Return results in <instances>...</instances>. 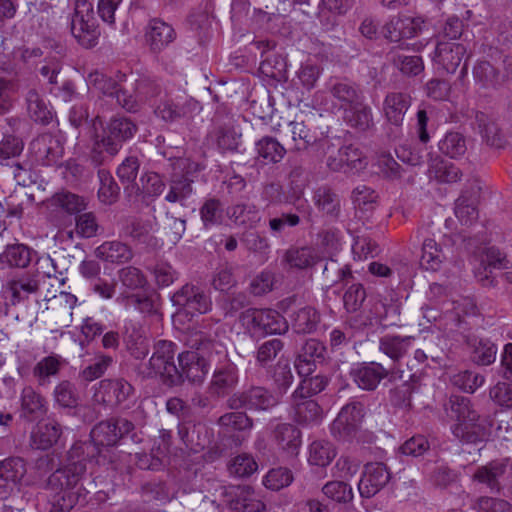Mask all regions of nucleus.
<instances>
[{"mask_svg":"<svg viewBox=\"0 0 512 512\" xmlns=\"http://www.w3.org/2000/svg\"><path fill=\"white\" fill-rule=\"evenodd\" d=\"M285 261L290 267L305 269L315 264L316 256L310 247L291 248L285 253Z\"/></svg>","mask_w":512,"mask_h":512,"instance_id":"69168bd1","label":"nucleus"},{"mask_svg":"<svg viewBox=\"0 0 512 512\" xmlns=\"http://www.w3.org/2000/svg\"><path fill=\"white\" fill-rule=\"evenodd\" d=\"M284 342L279 338H272L261 343L255 353L256 362L261 367H266L283 350Z\"/></svg>","mask_w":512,"mask_h":512,"instance_id":"0e129e2a","label":"nucleus"},{"mask_svg":"<svg viewBox=\"0 0 512 512\" xmlns=\"http://www.w3.org/2000/svg\"><path fill=\"white\" fill-rule=\"evenodd\" d=\"M429 175L439 182L455 183L462 177V171L452 163L444 161L440 156L429 160Z\"/></svg>","mask_w":512,"mask_h":512,"instance_id":"a19ab883","label":"nucleus"},{"mask_svg":"<svg viewBox=\"0 0 512 512\" xmlns=\"http://www.w3.org/2000/svg\"><path fill=\"white\" fill-rule=\"evenodd\" d=\"M344 122L351 128L365 132L374 127L372 109L364 100L354 104L342 113Z\"/></svg>","mask_w":512,"mask_h":512,"instance_id":"c756f323","label":"nucleus"},{"mask_svg":"<svg viewBox=\"0 0 512 512\" xmlns=\"http://www.w3.org/2000/svg\"><path fill=\"white\" fill-rule=\"evenodd\" d=\"M438 149L444 156L458 160L464 157L468 150V139L458 131H448L438 142Z\"/></svg>","mask_w":512,"mask_h":512,"instance_id":"c9c22d12","label":"nucleus"},{"mask_svg":"<svg viewBox=\"0 0 512 512\" xmlns=\"http://www.w3.org/2000/svg\"><path fill=\"white\" fill-rule=\"evenodd\" d=\"M77 297L68 292H60L58 295L47 299V317L60 327H69L72 323L73 309L76 306Z\"/></svg>","mask_w":512,"mask_h":512,"instance_id":"a211bd4d","label":"nucleus"},{"mask_svg":"<svg viewBox=\"0 0 512 512\" xmlns=\"http://www.w3.org/2000/svg\"><path fill=\"white\" fill-rule=\"evenodd\" d=\"M26 474V465L19 457H9L0 461V480L6 484H18Z\"/></svg>","mask_w":512,"mask_h":512,"instance_id":"603ef678","label":"nucleus"},{"mask_svg":"<svg viewBox=\"0 0 512 512\" xmlns=\"http://www.w3.org/2000/svg\"><path fill=\"white\" fill-rule=\"evenodd\" d=\"M473 78L482 89H495L500 84V72L488 61H478L473 68Z\"/></svg>","mask_w":512,"mask_h":512,"instance_id":"49530a36","label":"nucleus"},{"mask_svg":"<svg viewBox=\"0 0 512 512\" xmlns=\"http://www.w3.org/2000/svg\"><path fill=\"white\" fill-rule=\"evenodd\" d=\"M322 115L317 113H301L290 122L292 138L295 142V149L305 150L309 146L319 145L329 150L332 146L328 139V128L322 127Z\"/></svg>","mask_w":512,"mask_h":512,"instance_id":"7ed1b4c3","label":"nucleus"},{"mask_svg":"<svg viewBox=\"0 0 512 512\" xmlns=\"http://www.w3.org/2000/svg\"><path fill=\"white\" fill-rule=\"evenodd\" d=\"M47 401L33 387L23 388L20 396V415L28 421H35L47 413Z\"/></svg>","mask_w":512,"mask_h":512,"instance_id":"bb28decb","label":"nucleus"},{"mask_svg":"<svg viewBox=\"0 0 512 512\" xmlns=\"http://www.w3.org/2000/svg\"><path fill=\"white\" fill-rule=\"evenodd\" d=\"M112 363L113 357L106 354H97L93 362L80 371L79 376L85 382L94 381L102 377Z\"/></svg>","mask_w":512,"mask_h":512,"instance_id":"052dcab7","label":"nucleus"},{"mask_svg":"<svg viewBox=\"0 0 512 512\" xmlns=\"http://www.w3.org/2000/svg\"><path fill=\"white\" fill-rule=\"evenodd\" d=\"M238 382V369L236 365L225 358V361L217 366L209 384L211 394L223 397L232 390Z\"/></svg>","mask_w":512,"mask_h":512,"instance_id":"b1692460","label":"nucleus"},{"mask_svg":"<svg viewBox=\"0 0 512 512\" xmlns=\"http://www.w3.org/2000/svg\"><path fill=\"white\" fill-rule=\"evenodd\" d=\"M328 384V378L323 375H314L307 378H303L293 392L292 398L294 399H305L310 398L320 392H322Z\"/></svg>","mask_w":512,"mask_h":512,"instance_id":"13d9d810","label":"nucleus"},{"mask_svg":"<svg viewBox=\"0 0 512 512\" xmlns=\"http://www.w3.org/2000/svg\"><path fill=\"white\" fill-rule=\"evenodd\" d=\"M315 207L331 219L338 218L341 210V201L338 194L328 186L318 187L312 197Z\"/></svg>","mask_w":512,"mask_h":512,"instance_id":"72a5a7b5","label":"nucleus"},{"mask_svg":"<svg viewBox=\"0 0 512 512\" xmlns=\"http://www.w3.org/2000/svg\"><path fill=\"white\" fill-rule=\"evenodd\" d=\"M507 467V459L492 460L476 469L473 480L486 485L491 491L499 492L502 488L501 482L504 479Z\"/></svg>","mask_w":512,"mask_h":512,"instance_id":"a878e982","label":"nucleus"},{"mask_svg":"<svg viewBox=\"0 0 512 512\" xmlns=\"http://www.w3.org/2000/svg\"><path fill=\"white\" fill-rule=\"evenodd\" d=\"M447 256L440 244L432 238H426L422 244L420 266L427 271H439Z\"/></svg>","mask_w":512,"mask_h":512,"instance_id":"4c0bfd02","label":"nucleus"},{"mask_svg":"<svg viewBox=\"0 0 512 512\" xmlns=\"http://www.w3.org/2000/svg\"><path fill=\"white\" fill-rule=\"evenodd\" d=\"M40 291L39 276L23 273L8 279L2 286V295L6 306H17L38 295Z\"/></svg>","mask_w":512,"mask_h":512,"instance_id":"9b49d317","label":"nucleus"},{"mask_svg":"<svg viewBox=\"0 0 512 512\" xmlns=\"http://www.w3.org/2000/svg\"><path fill=\"white\" fill-rule=\"evenodd\" d=\"M189 351L178 355L180 366L181 383L185 377L193 384H201L209 371V363L206 359L213 351L221 353L222 348L215 338L206 332L196 331L188 338Z\"/></svg>","mask_w":512,"mask_h":512,"instance_id":"f03ea898","label":"nucleus"},{"mask_svg":"<svg viewBox=\"0 0 512 512\" xmlns=\"http://www.w3.org/2000/svg\"><path fill=\"white\" fill-rule=\"evenodd\" d=\"M136 131V124L126 117H115L111 119L107 127V132L121 143L132 138Z\"/></svg>","mask_w":512,"mask_h":512,"instance_id":"338daca9","label":"nucleus"},{"mask_svg":"<svg viewBox=\"0 0 512 512\" xmlns=\"http://www.w3.org/2000/svg\"><path fill=\"white\" fill-rule=\"evenodd\" d=\"M97 457V449L89 442H75L66 453L65 462L47 479L45 488L53 493L50 512H70L78 503L87 463Z\"/></svg>","mask_w":512,"mask_h":512,"instance_id":"f257e3e1","label":"nucleus"},{"mask_svg":"<svg viewBox=\"0 0 512 512\" xmlns=\"http://www.w3.org/2000/svg\"><path fill=\"white\" fill-rule=\"evenodd\" d=\"M295 419L300 424L318 423L322 418V409L319 404L312 399H294L292 398Z\"/></svg>","mask_w":512,"mask_h":512,"instance_id":"a18cd8bd","label":"nucleus"},{"mask_svg":"<svg viewBox=\"0 0 512 512\" xmlns=\"http://www.w3.org/2000/svg\"><path fill=\"white\" fill-rule=\"evenodd\" d=\"M410 105L411 97L408 94L388 93L383 102V111L387 121L394 126H401Z\"/></svg>","mask_w":512,"mask_h":512,"instance_id":"cd10ccee","label":"nucleus"},{"mask_svg":"<svg viewBox=\"0 0 512 512\" xmlns=\"http://www.w3.org/2000/svg\"><path fill=\"white\" fill-rule=\"evenodd\" d=\"M94 254L96 258L109 263L123 264L133 258L132 249L120 241H105L99 245Z\"/></svg>","mask_w":512,"mask_h":512,"instance_id":"2f4dec72","label":"nucleus"},{"mask_svg":"<svg viewBox=\"0 0 512 512\" xmlns=\"http://www.w3.org/2000/svg\"><path fill=\"white\" fill-rule=\"evenodd\" d=\"M174 305L186 308L190 311L205 314L211 309V300L205 292L191 284H185L172 296Z\"/></svg>","mask_w":512,"mask_h":512,"instance_id":"aec40b11","label":"nucleus"},{"mask_svg":"<svg viewBox=\"0 0 512 512\" xmlns=\"http://www.w3.org/2000/svg\"><path fill=\"white\" fill-rule=\"evenodd\" d=\"M62 366L61 357L58 355H49L42 358L33 368V376L37 379L39 385L49 383V378L56 376Z\"/></svg>","mask_w":512,"mask_h":512,"instance_id":"5fc2aeb1","label":"nucleus"},{"mask_svg":"<svg viewBox=\"0 0 512 512\" xmlns=\"http://www.w3.org/2000/svg\"><path fill=\"white\" fill-rule=\"evenodd\" d=\"M419 388L418 379L411 375L408 381H404L390 391V402L400 409L411 408L412 394Z\"/></svg>","mask_w":512,"mask_h":512,"instance_id":"09e8293b","label":"nucleus"},{"mask_svg":"<svg viewBox=\"0 0 512 512\" xmlns=\"http://www.w3.org/2000/svg\"><path fill=\"white\" fill-rule=\"evenodd\" d=\"M71 33L79 45L90 49L98 44L100 30L94 14L93 4L88 0H77L71 19Z\"/></svg>","mask_w":512,"mask_h":512,"instance_id":"20e7f679","label":"nucleus"},{"mask_svg":"<svg viewBox=\"0 0 512 512\" xmlns=\"http://www.w3.org/2000/svg\"><path fill=\"white\" fill-rule=\"evenodd\" d=\"M323 494L337 503H349L353 500L352 487L344 481H329L322 487Z\"/></svg>","mask_w":512,"mask_h":512,"instance_id":"e2e57ef3","label":"nucleus"},{"mask_svg":"<svg viewBox=\"0 0 512 512\" xmlns=\"http://www.w3.org/2000/svg\"><path fill=\"white\" fill-rule=\"evenodd\" d=\"M365 415L364 405L361 402H350L338 413L331 425L332 434L346 440L356 434Z\"/></svg>","mask_w":512,"mask_h":512,"instance_id":"ddd939ff","label":"nucleus"},{"mask_svg":"<svg viewBox=\"0 0 512 512\" xmlns=\"http://www.w3.org/2000/svg\"><path fill=\"white\" fill-rule=\"evenodd\" d=\"M31 261V249L24 244H11L0 254V262L9 267L25 268Z\"/></svg>","mask_w":512,"mask_h":512,"instance_id":"de8ad7c7","label":"nucleus"},{"mask_svg":"<svg viewBox=\"0 0 512 512\" xmlns=\"http://www.w3.org/2000/svg\"><path fill=\"white\" fill-rule=\"evenodd\" d=\"M298 213H282L279 217L269 220V228L273 233H282L285 227H296L301 223L299 214H307L310 220L311 208L306 203H300L296 206Z\"/></svg>","mask_w":512,"mask_h":512,"instance_id":"864d4df0","label":"nucleus"},{"mask_svg":"<svg viewBox=\"0 0 512 512\" xmlns=\"http://www.w3.org/2000/svg\"><path fill=\"white\" fill-rule=\"evenodd\" d=\"M30 151L39 164L51 166L61 161L64 154V146L58 136L51 133H43L32 140Z\"/></svg>","mask_w":512,"mask_h":512,"instance_id":"2eb2a0df","label":"nucleus"},{"mask_svg":"<svg viewBox=\"0 0 512 512\" xmlns=\"http://www.w3.org/2000/svg\"><path fill=\"white\" fill-rule=\"evenodd\" d=\"M224 206L219 199L209 198L200 208V216L205 228L218 225L223 219Z\"/></svg>","mask_w":512,"mask_h":512,"instance_id":"bf43d9fd","label":"nucleus"},{"mask_svg":"<svg viewBox=\"0 0 512 512\" xmlns=\"http://www.w3.org/2000/svg\"><path fill=\"white\" fill-rule=\"evenodd\" d=\"M145 41L150 51L160 53L177 38L173 26L160 18H153L145 28Z\"/></svg>","mask_w":512,"mask_h":512,"instance_id":"f3484780","label":"nucleus"},{"mask_svg":"<svg viewBox=\"0 0 512 512\" xmlns=\"http://www.w3.org/2000/svg\"><path fill=\"white\" fill-rule=\"evenodd\" d=\"M90 89L104 96L115 98L117 103L129 112L138 110V101L132 94L123 89L120 83L99 70L91 71L86 77Z\"/></svg>","mask_w":512,"mask_h":512,"instance_id":"9d476101","label":"nucleus"},{"mask_svg":"<svg viewBox=\"0 0 512 512\" xmlns=\"http://www.w3.org/2000/svg\"><path fill=\"white\" fill-rule=\"evenodd\" d=\"M273 440L287 454L297 455L301 445V432L293 424H277L273 429Z\"/></svg>","mask_w":512,"mask_h":512,"instance_id":"7c9ffc66","label":"nucleus"},{"mask_svg":"<svg viewBox=\"0 0 512 512\" xmlns=\"http://www.w3.org/2000/svg\"><path fill=\"white\" fill-rule=\"evenodd\" d=\"M239 321L251 333L282 334L289 328L286 319L272 309L249 308L240 314Z\"/></svg>","mask_w":512,"mask_h":512,"instance_id":"423d86ee","label":"nucleus"},{"mask_svg":"<svg viewBox=\"0 0 512 512\" xmlns=\"http://www.w3.org/2000/svg\"><path fill=\"white\" fill-rule=\"evenodd\" d=\"M25 103L27 116L34 123L47 126L55 118L53 107L36 89L31 88L27 91Z\"/></svg>","mask_w":512,"mask_h":512,"instance_id":"5701e85b","label":"nucleus"},{"mask_svg":"<svg viewBox=\"0 0 512 512\" xmlns=\"http://www.w3.org/2000/svg\"><path fill=\"white\" fill-rule=\"evenodd\" d=\"M259 71L265 77L280 81L285 78L286 62L278 54H269L260 62Z\"/></svg>","mask_w":512,"mask_h":512,"instance_id":"680f3d73","label":"nucleus"},{"mask_svg":"<svg viewBox=\"0 0 512 512\" xmlns=\"http://www.w3.org/2000/svg\"><path fill=\"white\" fill-rule=\"evenodd\" d=\"M257 159L263 164H276L282 161L286 154L284 146L275 138L264 136L255 144Z\"/></svg>","mask_w":512,"mask_h":512,"instance_id":"58836bf2","label":"nucleus"},{"mask_svg":"<svg viewBox=\"0 0 512 512\" xmlns=\"http://www.w3.org/2000/svg\"><path fill=\"white\" fill-rule=\"evenodd\" d=\"M62 434V428L59 423L50 421L45 424H39L32 432L31 440L37 449L46 450L57 443Z\"/></svg>","mask_w":512,"mask_h":512,"instance_id":"ea45409f","label":"nucleus"},{"mask_svg":"<svg viewBox=\"0 0 512 512\" xmlns=\"http://www.w3.org/2000/svg\"><path fill=\"white\" fill-rule=\"evenodd\" d=\"M57 404L64 408H73L78 404V394L75 386L67 380L58 383L53 392Z\"/></svg>","mask_w":512,"mask_h":512,"instance_id":"774afa93","label":"nucleus"},{"mask_svg":"<svg viewBox=\"0 0 512 512\" xmlns=\"http://www.w3.org/2000/svg\"><path fill=\"white\" fill-rule=\"evenodd\" d=\"M193 180L186 175H175L169 181V191L165 200L169 203H180L186 205V200L193 193Z\"/></svg>","mask_w":512,"mask_h":512,"instance_id":"37998d69","label":"nucleus"},{"mask_svg":"<svg viewBox=\"0 0 512 512\" xmlns=\"http://www.w3.org/2000/svg\"><path fill=\"white\" fill-rule=\"evenodd\" d=\"M475 125L487 145L500 149L506 144V140L498 125L485 113H475Z\"/></svg>","mask_w":512,"mask_h":512,"instance_id":"f704fd0d","label":"nucleus"},{"mask_svg":"<svg viewBox=\"0 0 512 512\" xmlns=\"http://www.w3.org/2000/svg\"><path fill=\"white\" fill-rule=\"evenodd\" d=\"M335 456V447L327 440H315L309 446L308 461L311 465L326 467Z\"/></svg>","mask_w":512,"mask_h":512,"instance_id":"8fccbe9b","label":"nucleus"},{"mask_svg":"<svg viewBox=\"0 0 512 512\" xmlns=\"http://www.w3.org/2000/svg\"><path fill=\"white\" fill-rule=\"evenodd\" d=\"M466 344L470 351L472 362L480 366H488L495 362L497 346L486 338L467 336Z\"/></svg>","mask_w":512,"mask_h":512,"instance_id":"c85d7f7f","label":"nucleus"},{"mask_svg":"<svg viewBox=\"0 0 512 512\" xmlns=\"http://www.w3.org/2000/svg\"><path fill=\"white\" fill-rule=\"evenodd\" d=\"M98 178L100 181L98 190L99 200L104 204H113L119 197L120 188L118 184L111 173L104 168L98 170Z\"/></svg>","mask_w":512,"mask_h":512,"instance_id":"6e6d98bb","label":"nucleus"},{"mask_svg":"<svg viewBox=\"0 0 512 512\" xmlns=\"http://www.w3.org/2000/svg\"><path fill=\"white\" fill-rule=\"evenodd\" d=\"M408 48L403 45H397L390 48L387 52V60L403 75L417 76L424 70L422 57L407 53Z\"/></svg>","mask_w":512,"mask_h":512,"instance_id":"393cba45","label":"nucleus"},{"mask_svg":"<svg viewBox=\"0 0 512 512\" xmlns=\"http://www.w3.org/2000/svg\"><path fill=\"white\" fill-rule=\"evenodd\" d=\"M132 385L122 379H103L94 392L93 401L104 406H117L124 403L133 393Z\"/></svg>","mask_w":512,"mask_h":512,"instance_id":"4468645a","label":"nucleus"},{"mask_svg":"<svg viewBox=\"0 0 512 512\" xmlns=\"http://www.w3.org/2000/svg\"><path fill=\"white\" fill-rule=\"evenodd\" d=\"M413 336L387 334L380 338L379 349L394 362H398L413 348Z\"/></svg>","mask_w":512,"mask_h":512,"instance_id":"473e14b6","label":"nucleus"},{"mask_svg":"<svg viewBox=\"0 0 512 512\" xmlns=\"http://www.w3.org/2000/svg\"><path fill=\"white\" fill-rule=\"evenodd\" d=\"M350 376L359 388L372 391L388 376V370L376 362H363L351 369Z\"/></svg>","mask_w":512,"mask_h":512,"instance_id":"4be33fe9","label":"nucleus"},{"mask_svg":"<svg viewBox=\"0 0 512 512\" xmlns=\"http://www.w3.org/2000/svg\"><path fill=\"white\" fill-rule=\"evenodd\" d=\"M391 478L386 465L380 462L365 465L358 490L362 497L371 498L384 488Z\"/></svg>","mask_w":512,"mask_h":512,"instance_id":"dca6fc26","label":"nucleus"},{"mask_svg":"<svg viewBox=\"0 0 512 512\" xmlns=\"http://www.w3.org/2000/svg\"><path fill=\"white\" fill-rule=\"evenodd\" d=\"M449 406L452 416L456 418V423L465 421L480 420V414L474 409L471 400L460 395H452L449 398Z\"/></svg>","mask_w":512,"mask_h":512,"instance_id":"3c124183","label":"nucleus"},{"mask_svg":"<svg viewBox=\"0 0 512 512\" xmlns=\"http://www.w3.org/2000/svg\"><path fill=\"white\" fill-rule=\"evenodd\" d=\"M321 317L319 312L311 307L306 306L299 309L292 318V327L296 333L310 334L316 331Z\"/></svg>","mask_w":512,"mask_h":512,"instance_id":"c03bdc74","label":"nucleus"},{"mask_svg":"<svg viewBox=\"0 0 512 512\" xmlns=\"http://www.w3.org/2000/svg\"><path fill=\"white\" fill-rule=\"evenodd\" d=\"M134 430V424L123 417H111L97 423L90 432V444L97 449V456L100 454V447H113Z\"/></svg>","mask_w":512,"mask_h":512,"instance_id":"0eeeda50","label":"nucleus"},{"mask_svg":"<svg viewBox=\"0 0 512 512\" xmlns=\"http://www.w3.org/2000/svg\"><path fill=\"white\" fill-rule=\"evenodd\" d=\"M469 58L470 55L468 54L467 45L465 43L446 40L437 41L433 61L446 73H455L463 62L460 70V77L463 78L467 75V60Z\"/></svg>","mask_w":512,"mask_h":512,"instance_id":"1a4fd4ad","label":"nucleus"},{"mask_svg":"<svg viewBox=\"0 0 512 512\" xmlns=\"http://www.w3.org/2000/svg\"><path fill=\"white\" fill-rule=\"evenodd\" d=\"M241 136V133L237 131L231 119H227L226 121L216 120L213 129L208 134V140L214 144L220 152L224 153L227 151H236L240 145Z\"/></svg>","mask_w":512,"mask_h":512,"instance_id":"412c9836","label":"nucleus"},{"mask_svg":"<svg viewBox=\"0 0 512 512\" xmlns=\"http://www.w3.org/2000/svg\"><path fill=\"white\" fill-rule=\"evenodd\" d=\"M279 402L280 396L278 393L272 392L264 386H251L242 392L234 393L230 396L227 400V405L234 410L245 408L255 411H267L277 406Z\"/></svg>","mask_w":512,"mask_h":512,"instance_id":"6e6552de","label":"nucleus"},{"mask_svg":"<svg viewBox=\"0 0 512 512\" xmlns=\"http://www.w3.org/2000/svg\"><path fill=\"white\" fill-rule=\"evenodd\" d=\"M451 431L455 438L465 444H477L487 436V429L480 420L455 423Z\"/></svg>","mask_w":512,"mask_h":512,"instance_id":"e433bc0d","label":"nucleus"},{"mask_svg":"<svg viewBox=\"0 0 512 512\" xmlns=\"http://www.w3.org/2000/svg\"><path fill=\"white\" fill-rule=\"evenodd\" d=\"M176 345L171 341L160 340L149 360V377H159L163 384L173 387L181 384V375L174 356Z\"/></svg>","mask_w":512,"mask_h":512,"instance_id":"39448f33","label":"nucleus"},{"mask_svg":"<svg viewBox=\"0 0 512 512\" xmlns=\"http://www.w3.org/2000/svg\"><path fill=\"white\" fill-rule=\"evenodd\" d=\"M199 102L187 96H166L155 107L154 113L165 122H176L193 117L200 111Z\"/></svg>","mask_w":512,"mask_h":512,"instance_id":"f8f14e48","label":"nucleus"},{"mask_svg":"<svg viewBox=\"0 0 512 512\" xmlns=\"http://www.w3.org/2000/svg\"><path fill=\"white\" fill-rule=\"evenodd\" d=\"M50 206L68 214H78L86 209L87 203L82 196L67 190L55 193L49 200Z\"/></svg>","mask_w":512,"mask_h":512,"instance_id":"79ce46f5","label":"nucleus"},{"mask_svg":"<svg viewBox=\"0 0 512 512\" xmlns=\"http://www.w3.org/2000/svg\"><path fill=\"white\" fill-rule=\"evenodd\" d=\"M328 90L334 107H338L343 112L359 101L365 100L360 86L348 79H337L331 82Z\"/></svg>","mask_w":512,"mask_h":512,"instance_id":"6ab92c4d","label":"nucleus"},{"mask_svg":"<svg viewBox=\"0 0 512 512\" xmlns=\"http://www.w3.org/2000/svg\"><path fill=\"white\" fill-rule=\"evenodd\" d=\"M217 423L227 433L249 431L253 427L252 419L245 412L239 411L223 414Z\"/></svg>","mask_w":512,"mask_h":512,"instance_id":"4d7b16f0","label":"nucleus"}]
</instances>
